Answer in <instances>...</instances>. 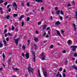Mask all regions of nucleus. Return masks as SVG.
<instances>
[{
  "label": "nucleus",
  "instance_id": "16",
  "mask_svg": "<svg viewBox=\"0 0 77 77\" xmlns=\"http://www.w3.org/2000/svg\"><path fill=\"white\" fill-rule=\"evenodd\" d=\"M13 70L14 71H18V69L17 68H15V69L14 68H13Z\"/></svg>",
  "mask_w": 77,
  "mask_h": 77
},
{
  "label": "nucleus",
  "instance_id": "25",
  "mask_svg": "<svg viewBox=\"0 0 77 77\" xmlns=\"http://www.w3.org/2000/svg\"><path fill=\"white\" fill-rule=\"evenodd\" d=\"M62 68L61 67H60V68L59 69V71L60 72H61V71H62Z\"/></svg>",
  "mask_w": 77,
  "mask_h": 77
},
{
  "label": "nucleus",
  "instance_id": "17",
  "mask_svg": "<svg viewBox=\"0 0 77 77\" xmlns=\"http://www.w3.org/2000/svg\"><path fill=\"white\" fill-rule=\"evenodd\" d=\"M40 56H44V53L42 52L40 54Z\"/></svg>",
  "mask_w": 77,
  "mask_h": 77
},
{
  "label": "nucleus",
  "instance_id": "40",
  "mask_svg": "<svg viewBox=\"0 0 77 77\" xmlns=\"http://www.w3.org/2000/svg\"><path fill=\"white\" fill-rule=\"evenodd\" d=\"M21 5L23 6H24V2H22V3L21 4Z\"/></svg>",
  "mask_w": 77,
  "mask_h": 77
},
{
  "label": "nucleus",
  "instance_id": "5",
  "mask_svg": "<svg viewBox=\"0 0 77 77\" xmlns=\"http://www.w3.org/2000/svg\"><path fill=\"white\" fill-rule=\"evenodd\" d=\"M73 26L74 31L75 32L76 31V26H75V24L73 23Z\"/></svg>",
  "mask_w": 77,
  "mask_h": 77
},
{
  "label": "nucleus",
  "instance_id": "54",
  "mask_svg": "<svg viewBox=\"0 0 77 77\" xmlns=\"http://www.w3.org/2000/svg\"><path fill=\"white\" fill-rule=\"evenodd\" d=\"M22 56H24V52H23L22 54Z\"/></svg>",
  "mask_w": 77,
  "mask_h": 77
},
{
  "label": "nucleus",
  "instance_id": "56",
  "mask_svg": "<svg viewBox=\"0 0 77 77\" xmlns=\"http://www.w3.org/2000/svg\"><path fill=\"white\" fill-rule=\"evenodd\" d=\"M50 29V27H47V30H49V29Z\"/></svg>",
  "mask_w": 77,
  "mask_h": 77
},
{
  "label": "nucleus",
  "instance_id": "60",
  "mask_svg": "<svg viewBox=\"0 0 77 77\" xmlns=\"http://www.w3.org/2000/svg\"><path fill=\"white\" fill-rule=\"evenodd\" d=\"M45 38H48V35H46L45 36Z\"/></svg>",
  "mask_w": 77,
  "mask_h": 77
},
{
  "label": "nucleus",
  "instance_id": "30",
  "mask_svg": "<svg viewBox=\"0 0 77 77\" xmlns=\"http://www.w3.org/2000/svg\"><path fill=\"white\" fill-rule=\"evenodd\" d=\"M29 20H30V17H28L27 18V19L26 20V21H27L28 22V21H29Z\"/></svg>",
  "mask_w": 77,
  "mask_h": 77
},
{
  "label": "nucleus",
  "instance_id": "20",
  "mask_svg": "<svg viewBox=\"0 0 77 77\" xmlns=\"http://www.w3.org/2000/svg\"><path fill=\"white\" fill-rule=\"evenodd\" d=\"M22 47L23 50H25L26 49V47H25V45H23Z\"/></svg>",
  "mask_w": 77,
  "mask_h": 77
},
{
  "label": "nucleus",
  "instance_id": "1",
  "mask_svg": "<svg viewBox=\"0 0 77 77\" xmlns=\"http://www.w3.org/2000/svg\"><path fill=\"white\" fill-rule=\"evenodd\" d=\"M27 69L28 72L29 74H30V72H31L32 74H33V69L32 68H31V66L29 64V66L28 67Z\"/></svg>",
  "mask_w": 77,
  "mask_h": 77
},
{
  "label": "nucleus",
  "instance_id": "28",
  "mask_svg": "<svg viewBox=\"0 0 77 77\" xmlns=\"http://www.w3.org/2000/svg\"><path fill=\"white\" fill-rule=\"evenodd\" d=\"M18 23L17 22H16L14 23V25L15 26H18Z\"/></svg>",
  "mask_w": 77,
  "mask_h": 77
},
{
  "label": "nucleus",
  "instance_id": "51",
  "mask_svg": "<svg viewBox=\"0 0 77 77\" xmlns=\"http://www.w3.org/2000/svg\"><path fill=\"white\" fill-rule=\"evenodd\" d=\"M41 24V22H38V25H40V24Z\"/></svg>",
  "mask_w": 77,
  "mask_h": 77
},
{
  "label": "nucleus",
  "instance_id": "15",
  "mask_svg": "<svg viewBox=\"0 0 77 77\" xmlns=\"http://www.w3.org/2000/svg\"><path fill=\"white\" fill-rule=\"evenodd\" d=\"M60 13V10H59L58 11H57L56 12L57 14L59 15Z\"/></svg>",
  "mask_w": 77,
  "mask_h": 77
},
{
  "label": "nucleus",
  "instance_id": "2",
  "mask_svg": "<svg viewBox=\"0 0 77 77\" xmlns=\"http://www.w3.org/2000/svg\"><path fill=\"white\" fill-rule=\"evenodd\" d=\"M70 48H72V51L74 52H75L76 48H77V46H70Z\"/></svg>",
  "mask_w": 77,
  "mask_h": 77
},
{
  "label": "nucleus",
  "instance_id": "6",
  "mask_svg": "<svg viewBox=\"0 0 77 77\" xmlns=\"http://www.w3.org/2000/svg\"><path fill=\"white\" fill-rule=\"evenodd\" d=\"M43 74L45 77H47V72L44 71L43 72Z\"/></svg>",
  "mask_w": 77,
  "mask_h": 77
},
{
  "label": "nucleus",
  "instance_id": "44",
  "mask_svg": "<svg viewBox=\"0 0 77 77\" xmlns=\"http://www.w3.org/2000/svg\"><path fill=\"white\" fill-rule=\"evenodd\" d=\"M62 53H66V51L64 50L62 51Z\"/></svg>",
  "mask_w": 77,
  "mask_h": 77
},
{
  "label": "nucleus",
  "instance_id": "32",
  "mask_svg": "<svg viewBox=\"0 0 77 77\" xmlns=\"http://www.w3.org/2000/svg\"><path fill=\"white\" fill-rule=\"evenodd\" d=\"M5 40H6V41H7V42H8V41H9V37H7V38H5Z\"/></svg>",
  "mask_w": 77,
  "mask_h": 77
},
{
  "label": "nucleus",
  "instance_id": "46",
  "mask_svg": "<svg viewBox=\"0 0 77 77\" xmlns=\"http://www.w3.org/2000/svg\"><path fill=\"white\" fill-rule=\"evenodd\" d=\"M12 60H11V57H10L9 59H8V61L11 62Z\"/></svg>",
  "mask_w": 77,
  "mask_h": 77
},
{
  "label": "nucleus",
  "instance_id": "8",
  "mask_svg": "<svg viewBox=\"0 0 77 77\" xmlns=\"http://www.w3.org/2000/svg\"><path fill=\"white\" fill-rule=\"evenodd\" d=\"M24 17V15H21L20 17H19V20H21V19Z\"/></svg>",
  "mask_w": 77,
  "mask_h": 77
},
{
  "label": "nucleus",
  "instance_id": "33",
  "mask_svg": "<svg viewBox=\"0 0 77 77\" xmlns=\"http://www.w3.org/2000/svg\"><path fill=\"white\" fill-rule=\"evenodd\" d=\"M9 17H10V16L8 15L6 17V18L7 19V20H8L9 18Z\"/></svg>",
  "mask_w": 77,
  "mask_h": 77
},
{
  "label": "nucleus",
  "instance_id": "22",
  "mask_svg": "<svg viewBox=\"0 0 77 77\" xmlns=\"http://www.w3.org/2000/svg\"><path fill=\"white\" fill-rule=\"evenodd\" d=\"M2 57L4 58V59L5 60V55L4 53H3L2 54Z\"/></svg>",
  "mask_w": 77,
  "mask_h": 77
},
{
  "label": "nucleus",
  "instance_id": "62",
  "mask_svg": "<svg viewBox=\"0 0 77 77\" xmlns=\"http://www.w3.org/2000/svg\"><path fill=\"white\" fill-rule=\"evenodd\" d=\"M53 46L54 45H51V49H52V48H53Z\"/></svg>",
  "mask_w": 77,
  "mask_h": 77
},
{
  "label": "nucleus",
  "instance_id": "49",
  "mask_svg": "<svg viewBox=\"0 0 77 77\" xmlns=\"http://www.w3.org/2000/svg\"><path fill=\"white\" fill-rule=\"evenodd\" d=\"M15 43L17 45H18V42H15Z\"/></svg>",
  "mask_w": 77,
  "mask_h": 77
},
{
  "label": "nucleus",
  "instance_id": "18",
  "mask_svg": "<svg viewBox=\"0 0 77 77\" xmlns=\"http://www.w3.org/2000/svg\"><path fill=\"white\" fill-rule=\"evenodd\" d=\"M60 72H57V74L56 75V77H58V76H59V75H60Z\"/></svg>",
  "mask_w": 77,
  "mask_h": 77
},
{
  "label": "nucleus",
  "instance_id": "27",
  "mask_svg": "<svg viewBox=\"0 0 77 77\" xmlns=\"http://www.w3.org/2000/svg\"><path fill=\"white\" fill-rule=\"evenodd\" d=\"M24 23H25L24 22H22V27H23L24 26Z\"/></svg>",
  "mask_w": 77,
  "mask_h": 77
},
{
  "label": "nucleus",
  "instance_id": "52",
  "mask_svg": "<svg viewBox=\"0 0 77 77\" xmlns=\"http://www.w3.org/2000/svg\"><path fill=\"white\" fill-rule=\"evenodd\" d=\"M8 11L9 12H10L11 11V8H10L8 10Z\"/></svg>",
  "mask_w": 77,
  "mask_h": 77
},
{
  "label": "nucleus",
  "instance_id": "3",
  "mask_svg": "<svg viewBox=\"0 0 77 77\" xmlns=\"http://www.w3.org/2000/svg\"><path fill=\"white\" fill-rule=\"evenodd\" d=\"M25 57H26L27 59H29V53H26L25 54Z\"/></svg>",
  "mask_w": 77,
  "mask_h": 77
},
{
  "label": "nucleus",
  "instance_id": "34",
  "mask_svg": "<svg viewBox=\"0 0 77 77\" xmlns=\"http://www.w3.org/2000/svg\"><path fill=\"white\" fill-rule=\"evenodd\" d=\"M32 54L33 55V57L35 56V53L34 52H32Z\"/></svg>",
  "mask_w": 77,
  "mask_h": 77
},
{
  "label": "nucleus",
  "instance_id": "19",
  "mask_svg": "<svg viewBox=\"0 0 77 77\" xmlns=\"http://www.w3.org/2000/svg\"><path fill=\"white\" fill-rule=\"evenodd\" d=\"M57 35H60V36H61V34H60V32L59 31L57 30Z\"/></svg>",
  "mask_w": 77,
  "mask_h": 77
},
{
  "label": "nucleus",
  "instance_id": "29",
  "mask_svg": "<svg viewBox=\"0 0 77 77\" xmlns=\"http://www.w3.org/2000/svg\"><path fill=\"white\" fill-rule=\"evenodd\" d=\"M14 29H15V27H14L13 25H12V28H11L12 30H14Z\"/></svg>",
  "mask_w": 77,
  "mask_h": 77
},
{
  "label": "nucleus",
  "instance_id": "9",
  "mask_svg": "<svg viewBox=\"0 0 77 77\" xmlns=\"http://www.w3.org/2000/svg\"><path fill=\"white\" fill-rule=\"evenodd\" d=\"M60 24V22L59 21H57L55 22L56 25H59Z\"/></svg>",
  "mask_w": 77,
  "mask_h": 77
},
{
  "label": "nucleus",
  "instance_id": "24",
  "mask_svg": "<svg viewBox=\"0 0 77 77\" xmlns=\"http://www.w3.org/2000/svg\"><path fill=\"white\" fill-rule=\"evenodd\" d=\"M74 57H77V53H74Z\"/></svg>",
  "mask_w": 77,
  "mask_h": 77
},
{
  "label": "nucleus",
  "instance_id": "55",
  "mask_svg": "<svg viewBox=\"0 0 77 77\" xmlns=\"http://www.w3.org/2000/svg\"><path fill=\"white\" fill-rule=\"evenodd\" d=\"M38 33H39V32H38V31L36 30V34H38Z\"/></svg>",
  "mask_w": 77,
  "mask_h": 77
},
{
  "label": "nucleus",
  "instance_id": "41",
  "mask_svg": "<svg viewBox=\"0 0 77 77\" xmlns=\"http://www.w3.org/2000/svg\"><path fill=\"white\" fill-rule=\"evenodd\" d=\"M30 40L28 39V45H29V44H30Z\"/></svg>",
  "mask_w": 77,
  "mask_h": 77
},
{
  "label": "nucleus",
  "instance_id": "37",
  "mask_svg": "<svg viewBox=\"0 0 77 77\" xmlns=\"http://www.w3.org/2000/svg\"><path fill=\"white\" fill-rule=\"evenodd\" d=\"M4 2V1H3V0H1L0 1V3H3Z\"/></svg>",
  "mask_w": 77,
  "mask_h": 77
},
{
  "label": "nucleus",
  "instance_id": "39",
  "mask_svg": "<svg viewBox=\"0 0 77 77\" xmlns=\"http://www.w3.org/2000/svg\"><path fill=\"white\" fill-rule=\"evenodd\" d=\"M8 35H9V36H11L12 34H11V33L9 32L8 33H7Z\"/></svg>",
  "mask_w": 77,
  "mask_h": 77
},
{
  "label": "nucleus",
  "instance_id": "38",
  "mask_svg": "<svg viewBox=\"0 0 77 77\" xmlns=\"http://www.w3.org/2000/svg\"><path fill=\"white\" fill-rule=\"evenodd\" d=\"M6 32H7V30H4V31L3 32L4 34H5Z\"/></svg>",
  "mask_w": 77,
  "mask_h": 77
},
{
  "label": "nucleus",
  "instance_id": "31",
  "mask_svg": "<svg viewBox=\"0 0 77 77\" xmlns=\"http://www.w3.org/2000/svg\"><path fill=\"white\" fill-rule=\"evenodd\" d=\"M60 14H61V15H64V14H63V11L62 10L60 11Z\"/></svg>",
  "mask_w": 77,
  "mask_h": 77
},
{
  "label": "nucleus",
  "instance_id": "23",
  "mask_svg": "<svg viewBox=\"0 0 77 77\" xmlns=\"http://www.w3.org/2000/svg\"><path fill=\"white\" fill-rule=\"evenodd\" d=\"M45 56H44L42 57V60H45Z\"/></svg>",
  "mask_w": 77,
  "mask_h": 77
},
{
  "label": "nucleus",
  "instance_id": "45",
  "mask_svg": "<svg viewBox=\"0 0 77 77\" xmlns=\"http://www.w3.org/2000/svg\"><path fill=\"white\" fill-rule=\"evenodd\" d=\"M63 77H66V75L65 73L63 74Z\"/></svg>",
  "mask_w": 77,
  "mask_h": 77
},
{
  "label": "nucleus",
  "instance_id": "21",
  "mask_svg": "<svg viewBox=\"0 0 77 77\" xmlns=\"http://www.w3.org/2000/svg\"><path fill=\"white\" fill-rule=\"evenodd\" d=\"M34 49L35 50L37 49V46H36V44L34 45Z\"/></svg>",
  "mask_w": 77,
  "mask_h": 77
},
{
  "label": "nucleus",
  "instance_id": "42",
  "mask_svg": "<svg viewBox=\"0 0 77 77\" xmlns=\"http://www.w3.org/2000/svg\"><path fill=\"white\" fill-rule=\"evenodd\" d=\"M46 35V32H45L43 34V36H45Z\"/></svg>",
  "mask_w": 77,
  "mask_h": 77
},
{
  "label": "nucleus",
  "instance_id": "35",
  "mask_svg": "<svg viewBox=\"0 0 77 77\" xmlns=\"http://www.w3.org/2000/svg\"><path fill=\"white\" fill-rule=\"evenodd\" d=\"M3 47V44L1 43L0 42V47Z\"/></svg>",
  "mask_w": 77,
  "mask_h": 77
},
{
  "label": "nucleus",
  "instance_id": "47",
  "mask_svg": "<svg viewBox=\"0 0 77 77\" xmlns=\"http://www.w3.org/2000/svg\"><path fill=\"white\" fill-rule=\"evenodd\" d=\"M41 11H43L44 10V7H42L41 8Z\"/></svg>",
  "mask_w": 77,
  "mask_h": 77
},
{
  "label": "nucleus",
  "instance_id": "63",
  "mask_svg": "<svg viewBox=\"0 0 77 77\" xmlns=\"http://www.w3.org/2000/svg\"><path fill=\"white\" fill-rule=\"evenodd\" d=\"M60 20H62V19H63V17H62V16H60Z\"/></svg>",
  "mask_w": 77,
  "mask_h": 77
},
{
  "label": "nucleus",
  "instance_id": "50",
  "mask_svg": "<svg viewBox=\"0 0 77 77\" xmlns=\"http://www.w3.org/2000/svg\"><path fill=\"white\" fill-rule=\"evenodd\" d=\"M38 75L39 77H41V73H38Z\"/></svg>",
  "mask_w": 77,
  "mask_h": 77
},
{
  "label": "nucleus",
  "instance_id": "61",
  "mask_svg": "<svg viewBox=\"0 0 77 77\" xmlns=\"http://www.w3.org/2000/svg\"><path fill=\"white\" fill-rule=\"evenodd\" d=\"M0 11H1V12H2V7L0 8Z\"/></svg>",
  "mask_w": 77,
  "mask_h": 77
},
{
  "label": "nucleus",
  "instance_id": "64",
  "mask_svg": "<svg viewBox=\"0 0 77 77\" xmlns=\"http://www.w3.org/2000/svg\"><path fill=\"white\" fill-rule=\"evenodd\" d=\"M48 34H49V35L50 34V31H48Z\"/></svg>",
  "mask_w": 77,
  "mask_h": 77
},
{
  "label": "nucleus",
  "instance_id": "48",
  "mask_svg": "<svg viewBox=\"0 0 77 77\" xmlns=\"http://www.w3.org/2000/svg\"><path fill=\"white\" fill-rule=\"evenodd\" d=\"M26 5H27L28 6H30V3L29 2L27 3Z\"/></svg>",
  "mask_w": 77,
  "mask_h": 77
},
{
  "label": "nucleus",
  "instance_id": "59",
  "mask_svg": "<svg viewBox=\"0 0 77 77\" xmlns=\"http://www.w3.org/2000/svg\"><path fill=\"white\" fill-rule=\"evenodd\" d=\"M2 63V65H3V66H4V67H5V65L4 63Z\"/></svg>",
  "mask_w": 77,
  "mask_h": 77
},
{
  "label": "nucleus",
  "instance_id": "43",
  "mask_svg": "<svg viewBox=\"0 0 77 77\" xmlns=\"http://www.w3.org/2000/svg\"><path fill=\"white\" fill-rule=\"evenodd\" d=\"M16 42H18V41H19V39L18 38H17V39H14Z\"/></svg>",
  "mask_w": 77,
  "mask_h": 77
},
{
  "label": "nucleus",
  "instance_id": "4",
  "mask_svg": "<svg viewBox=\"0 0 77 77\" xmlns=\"http://www.w3.org/2000/svg\"><path fill=\"white\" fill-rule=\"evenodd\" d=\"M3 42L4 43V45L5 47H6L8 45L7 44V42H6V41L5 40H3Z\"/></svg>",
  "mask_w": 77,
  "mask_h": 77
},
{
  "label": "nucleus",
  "instance_id": "26",
  "mask_svg": "<svg viewBox=\"0 0 77 77\" xmlns=\"http://www.w3.org/2000/svg\"><path fill=\"white\" fill-rule=\"evenodd\" d=\"M35 56H34V57H33V59L34 60V62H35L36 60H35Z\"/></svg>",
  "mask_w": 77,
  "mask_h": 77
},
{
  "label": "nucleus",
  "instance_id": "53",
  "mask_svg": "<svg viewBox=\"0 0 77 77\" xmlns=\"http://www.w3.org/2000/svg\"><path fill=\"white\" fill-rule=\"evenodd\" d=\"M71 4H67V6H68V7H69V6H71Z\"/></svg>",
  "mask_w": 77,
  "mask_h": 77
},
{
  "label": "nucleus",
  "instance_id": "12",
  "mask_svg": "<svg viewBox=\"0 0 77 77\" xmlns=\"http://www.w3.org/2000/svg\"><path fill=\"white\" fill-rule=\"evenodd\" d=\"M72 42V41L71 40H68L67 42L68 44H71V42Z\"/></svg>",
  "mask_w": 77,
  "mask_h": 77
},
{
  "label": "nucleus",
  "instance_id": "10",
  "mask_svg": "<svg viewBox=\"0 0 77 77\" xmlns=\"http://www.w3.org/2000/svg\"><path fill=\"white\" fill-rule=\"evenodd\" d=\"M18 16V14H14L13 15V17L14 18L17 17Z\"/></svg>",
  "mask_w": 77,
  "mask_h": 77
},
{
  "label": "nucleus",
  "instance_id": "14",
  "mask_svg": "<svg viewBox=\"0 0 77 77\" xmlns=\"http://www.w3.org/2000/svg\"><path fill=\"white\" fill-rule=\"evenodd\" d=\"M34 40L35 42H37L38 40V38H35L34 39Z\"/></svg>",
  "mask_w": 77,
  "mask_h": 77
},
{
  "label": "nucleus",
  "instance_id": "11",
  "mask_svg": "<svg viewBox=\"0 0 77 77\" xmlns=\"http://www.w3.org/2000/svg\"><path fill=\"white\" fill-rule=\"evenodd\" d=\"M13 7H14V6L17 7V4L15 3V2H14V5H13Z\"/></svg>",
  "mask_w": 77,
  "mask_h": 77
},
{
  "label": "nucleus",
  "instance_id": "57",
  "mask_svg": "<svg viewBox=\"0 0 77 77\" xmlns=\"http://www.w3.org/2000/svg\"><path fill=\"white\" fill-rule=\"evenodd\" d=\"M9 6H10V4L7 5V9H9Z\"/></svg>",
  "mask_w": 77,
  "mask_h": 77
},
{
  "label": "nucleus",
  "instance_id": "13",
  "mask_svg": "<svg viewBox=\"0 0 77 77\" xmlns=\"http://www.w3.org/2000/svg\"><path fill=\"white\" fill-rule=\"evenodd\" d=\"M36 2H41V3L42 2V0H35Z\"/></svg>",
  "mask_w": 77,
  "mask_h": 77
},
{
  "label": "nucleus",
  "instance_id": "36",
  "mask_svg": "<svg viewBox=\"0 0 77 77\" xmlns=\"http://www.w3.org/2000/svg\"><path fill=\"white\" fill-rule=\"evenodd\" d=\"M8 2H6L5 3H4V5L5 6H7V5H8Z\"/></svg>",
  "mask_w": 77,
  "mask_h": 77
},
{
  "label": "nucleus",
  "instance_id": "7",
  "mask_svg": "<svg viewBox=\"0 0 77 77\" xmlns=\"http://www.w3.org/2000/svg\"><path fill=\"white\" fill-rule=\"evenodd\" d=\"M46 27H47V26L46 25H44L43 26L42 30H44L46 29Z\"/></svg>",
  "mask_w": 77,
  "mask_h": 77
},
{
  "label": "nucleus",
  "instance_id": "58",
  "mask_svg": "<svg viewBox=\"0 0 77 77\" xmlns=\"http://www.w3.org/2000/svg\"><path fill=\"white\" fill-rule=\"evenodd\" d=\"M58 9V8L57 7H56L55 8V10L56 11H57Z\"/></svg>",
  "mask_w": 77,
  "mask_h": 77
}]
</instances>
